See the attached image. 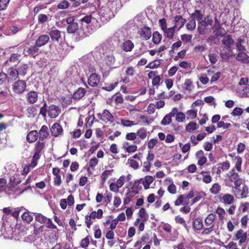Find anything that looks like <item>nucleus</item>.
<instances>
[{"instance_id":"1","label":"nucleus","mask_w":249,"mask_h":249,"mask_svg":"<svg viewBox=\"0 0 249 249\" xmlns=\"http://www.w3.org/2000/svg\"><path fill=\"white\" fill-rule=\"evenodd\" d=\"M229 181L234 184V187L232 188V193L234 195H239L240 192V187L243 183V180L240 178L238 173L235 172L234 169H231L228 174H227Z\"/></svg>"},{"instance_id":"2","label":"nucleus","mask_w":249,"mask_h":249,"mask_svg":"<svg viewBox=\"0 0 249 249\" xmlns=\"http://www.w3.org/2000/svg\"><path fill=\"white\" fill-rule=\"evenodd\" d=\"M45 142L41 141H37L35 144L34 146V154L33 156L31 162V167L36 166L37 163V161L40 159L42 151L45 148Z\"/></svg>"},{"instance_id":"3","label":"nucleus","mask_w":249,"mask_h":249,"mask_svg":"<svg viewBox=\"0 0 249 249\" xmlns=\"http://www.w3.org/2000/svg\"><path fill=\"white\" fill-rule=\"evenodd\" d=\"M99 14L96 12H93L89 15L86 16L81 18V21L82 24L83 23L87 24V27L88 26H90V24H91L94 29H96L100 27L99 23Z\"/></svg>"},{"instance_id":"4","label":"nucleus","mask_w":249,"mask_h":249,"mask_svg":"<svg viewBox=\"0 0 249 249\" xmlns=\"http://www.w3.org/2000/svg\"><path fill=\"white\" fill-rule=\"evenodd\" d=\"M26 87V81L22 80H18L12 85L13 91L18 94H22L25 91Z\"/></svg>"},{"instance_id":"5","label":"nucleus","mask_w":249,"mask_h":249,"mask_svg":"<svg viewBox=\"0 0 249 249\" xmlns=\"http://www.w3.org/2000/svg\"><path fill=\"white\" fill-rule=\"evenodd\" d=\"M200 21L201 22L198 23V30L199 34L202 35L204 33L205 30L206 29L207 27L212 25L213 20L212 17L210 16H207Z\"/></svg>"},{"instance_id":"6","label":"nucleus","mask_w":249,"mask_h":249,"mask_svg":"<svg viewBox=\"0 0 249 249\" xmlns=\"http://www.w3.org/2000/svg\"><path fill=\"white\" fill-rule=\"evenodd\" d=\"M220 201L225 205H231L233 204L234 198L230 194H220L218 197Z\"/></svg>"},{"instance_id":"7","label":"nucleus","mask_w":249,"mask_h":249,"mask_svg":"<svg viewBox=\"0 0 249 249\" xmlns=\"http://www.w3.org/2000/svg\"><path fill=\"white\" fill-rule=\"evenodd\" d=\"M221 42L222 44L227 48L228 51L232 52L231 46L233 45L234 42L230 35H226L225 36H224Z\"/></svg>"},{"instance_id":"8","label":"nucleus","mask_w":249,"mask_h":249,"mask_svg":"<svg viewBox=\"0 0 249 249\" xmlns=\"http://www.w3.org/2000/svg\"><path fill=\"white\" fill-rule=\"evenodd\" d=\"M97 115L100 119L106 122H110L112 123L114 120L113 115L109 112L108 110H103L102 114L99 113Z\"/></svg>"},{"instance_id":"9","label":"nucleus","mask_w":249,"mask_h":249,"mask_svg":"<svg viewBox=\"0 0 249 249\" xmlns=\"http://www.w3.org/2000/svg\"><path fill=\"white\" fill-rule=\"evenodd\" d=\"M235 239L239 240V245H241L246 242L247 239V232L242 229L238 230L235 234Z\"/></svg>"},{"instance_id":"10","label":"nucleus","mask_w":249,"mask_h":249,"mask_svg":"<svg viewBox=\"0 0 249 249\" xmlns=\"http://www.w3.org/2000/svg\"><path fill=\"white\" fill-rule=\"evenodd\" d=\"M50 130L51 135L55 137L61 135L63 131L61 125L57 123L53 124Z\"/></svg>"},{"instance_id":"11","label":"nucleus","mask_w":249,"mask_h":249,"mask_svg":"<svg viewBox=\"0 0 249 249\" xmlns=\"http://www.w3.org/2000/svg\"><path fill=\"white\" fill-rule=\"evenodd\" d=\"M120 41L118 39L117 34H114L113 36L108 38L106 41V44L110 47L113 51L116 47L119 46Z\"/></svg>"},{"instance_id":"12","label":"nucleus","mask_w":249,"mask_h":249,"mask_svg":"<svg viewBox=\"0 0 249 249\" xmlns=\"http://www.w3.org/2000/svg\"><path fill=\"white\" fill-rule=\"evenodd\" d=\"M49 36L53 42H59L61 38L62 32L57 29H52L49 32Z\"/></svg>"},{"instance_id":"13","label":"nucleus","mask_w":249,"mask_h":249,"mask_svg":"<svg viewBox=\"0 0 249 249\" xmlns=\"http://www.w3.org/2000/svg\"><path fill=\"white\" fill-rule=\"evenodd\" d=\"M100 76L97 73H93L90 75L88 79V84L92 87H95L99 83Z\"/></svg>"},{"instance_id":"14","label":"nucleus","mask_w":249,"mask_h":249,"mask_svg":"<svg viewBox=\"0 0 249 249\" xmlns=\"http://www.w3.org/2000/svg\"><path fill=\"white\" fill-rule=\"evenodd\" d=\"M50 36L47 35H42L38 36L36 41V44L37 47H41L45 45L49 41Z\"/></svg>"},{"instance_id":"15","label":"nucleus","mask_w":249,"mask_h":249,"mask_svg":"<svg viewBox=\"0 0 249 249\" xmlns=\"http://www.w3.org/2000/svg\"><path fill=\"white\" fill-rule=\"evenodd\" d=\"M196 157L197 160V164L203 166L207 162V158L202 150L197 151L196 153Z\"/></svg>"},{"instance_id":"16","label":"nucleus","mask_w":249,"mask_h":249,"mask_svg":"<svg viewBox=\"0 0 249 249\" xmlns=\"http://www.w3.org/2000/svg\"><path fill=\"white\" fill-rule=\"evenodd\" d=\"M39 141L43 142L47 139L49 135L48 128L47 125H43L38 132Z\"/></svg>"},{"instance_id":"17","label":"nucleus","mask_w":249,"mask_h":249,"mask_svg":"<svg viewBox=\"0 0 249 249\" xmlns=\"http://www.w3.org/2000/svg\"><path fill=\"white\" fill-rule=\"evenodd\" d=\"M27 101L30 104H34L37 101L38 92L35 91H30L26 94Z\"/></svg>"},{"instance_id":"18","label":"nucleus","mask_w":249,"mask_h":249,"mask_svg":"<svg viewBox=\"0 0 249 249\" xmlns=\"http://www.w3.org/2000/svg\"><path fill=\"white\" fill-rule=\"evenodd\" d=\"M38 138V131L36 130L30 131L26 136V140L30 143L36 142Z\"/></svg>"},{"instance_id":"19","label":"nucleus","mask_w":249,"mask_h":249,"mask_svg":"<svg viewBox=\"0 0 249 249\" xmlns=\"http://www.w3.org/2000/svg\"><path fill=\"white\" fill-rule=\"evenodd\" d=\"M235 59L237 61L245 64L249 63V56L247 55L246 52H238Z\"/></svg>"},{"instance_id":"20","label":"nucleus","mask_w":249,"mask_h":249,"mask_svg":"<svg viewBox=\"0 0 249 249\" xmlns=\"http://www.w3.org/2000/svg\"><path fill=\"white\" fill-rule=\"evenodd\" d=\"M140 36L144 40H147L151 36V31L149 27L144 26L142 28L140 32Z\"/></svg>"},{"instance_id":"21","label":"nucleus","mask_w":249,"mask_h":249,"mask_svg":"<svg viewBox=\"0 0 249 249\" xmlns=\"http://www.w3.org/2000/svg\"><path fill=\"white\" fill-rule=\"evenodd\" d=\"M38 47L35 44V45H32L30 47H28L26 52L28 55H31L34 57L38 54Z\"/></svg>"},{"instance_id":"22","label":"nucleus","mask_w":249,"mask_h":249,"mask_svg":"<svg viewBox=\"0 0 249 249\" xmlns=\"http://www.w3.org/2000/svg\"><path fill=\"white\" fill-rule=\"evenodd\" d=\"M86 90L84 88H79L77 90L73 93L72 97L74 99H80L85 94Z\"/></svg>"},{"instance_id":"23","label":"nucleus","mask_w":249,"mask_h":249,"mask_svg":"<svg viewBox=\"0 0 249 249\" xmlns=\"http://www.w3.org/2000/svg\"><path fill=\"white\" fill-rule=\"evenodd\" d=\"M134 44L130 40L125 41L121 45L122 49L125 52H130L134 48Z\"/></svg>"},{"instance_id":"24","label":"nucleus","mask_w":249,"mask_h":249,"mask_svg":"<svg viewBox=\"0 0 249 249\" xmlns=\"http://www.w3.org/2000/svg\"><path fill=\"white\" fill-rule=\"evenodd\" d=\"M249 194V189L248 186L246 184H244L242 189H240V192H239V195L235 196H238L241 198H245L248 196Z\"/></svg>"},{"instance_id":"25","label":"nucleus","mask_w":249,"mask_h":249,"mask_svg":"<svg viewBox=\"0 0 249 249\" xmlns=\"http://www.w3.org/2000/svg\"><path fill=\"white\" fill-rule=\"evenodd\" d=\"M18 76H24L27 73V71L28 69V67L27 64L21 63L18 65L17 68Z\"/></svg>"},{"instance_id":"26","label":"nucleus","mask_w":249,"mask_h":249,"mask_svg":"<svg viewBox=\"0 0 249 249\" xmlns=\"http://www.w3.org/2000/svg\"><path fill=\"white\" fill-rule=\"evenodd\" d=\"M104 61L107 66H111L114 64L115 58L113 54H108L105 56Z\"/></svg>"},{"instance_id":"27","label":"nucleus","mask_w":249,"mask_h":249,"mask_svg":"<svg viewBox=\"0 0 249 249\" xmlns=\"http://www.w3.org/2000/svg\"><path fill=\"white\" fill-rule=\"evenodd\" d=\"M216 215L215 214L211 213L205 219L204 223L207 226H211L213 225V222L215 218Z\"/></svg>"},{"instance_id":"28","label":"nucleus","mask_w":249,"mask_h":249,"mask_svg":"<svg viewBox=\"0 0 249 249\" xmlns=\"http://www.w3.org/2000/svg\"><path fill=\"white\" fill-rule=\"evenodd\" d=\"M47 110H40V113H45ZM49 116L52 118H55L58 116L61 112V110H48Z\"/></svg>"},{"instance_id":"29","label":"nucleus","mask_w":249,"mask_h":249,"mask_svg":"<svg viewBox=\"0 0 249 249\" xmlns=\"http://www.w3.org/2000/svg\"><path fill=\"white\" fill-rule=\"evenodd\" d=\"M154 179L152 176H145L144 180L142 181V184L145 190L149 188L150 185L153 182Z\"/></svg>"},{"instance_id":"30","label":"nucleus","mask_w":249,"mask_h":249,"mask_svg":"<svg viewBox=\"0 0 249 249\" xmlns=\"http://www.w3.org/2000/svg\"><path fill=\"white\" fill-rule=\"evenodd\" d=\"M174 21L176 23L175 27H178L180 28L184 26L186 20L181 16H177L175 17Z\"/></svg>"},{"instance_id":"31","label":"nucleus","mask_w":249,"mask_h":249,"mask_svg":"<svg viewBox=\"0 0 249 249\" xmlns=\"http://www.w3.org/2000/svg\"><path fill=\"white\" fill-rule=\"evenodd\" d=\"M202 219L199 217L196 218L193 222V227L196 230H200L203 227Z\"/></svg>"},{"instance_id":"32","label":"nucleus","mask_w":249,"mask_h":249,"mask_svg":"<svg viewBox=\"0 0 249 249\" xmlns=\"http://www.w3.org/2000/svg\"><path fill=\"white\" fill-rule=\"evenodd\" d=\"M175 26L171 28H166L164 31V36L169 39H172L175 33Z\"/></svg>"},{"instance_id":"33","label":"nucleus","mask_w":249,"mask_h":249,"mask_svg":"<svg viewBox=\"0 0 249 249\" xmlns=\"http://www.w3.org/2000/svg\"><path fill=\"white\" fill-rule=\"evenodd\" d=\"M203 18V14L202 12L198 10H196L194 13L192 14L191 19H194L195 21L196 19L198 22H201Z\"/></svg>"},{"instance_id":"34","label":"nucleus","mask_w":249,"mask_h":249,"mask_svg":"<svg viewBox=\"0 0 249 249\" xmlns=\"http://www.w3.org/2000/svg\"><path fill=\"white\" fill-rule=\"evenodd\" d=\"M162 35L158 31H155L153 34L152 41L156 44H159L161 40Z\"/></svg>"},{"instance_id":"35","label":"nucleus","mask_w":249,"mask_h":249,"mask_svg":"<svg viewBox=\"0 0 249 249\" xmlns=\"http://www.w3.org/2000/svg\"><path fill=\"white\" fill-rule=\"evenodd\" d=\"M103 211L102 209H98L97 211H93L90 213L89 215L93 219H101L103 217Z\"/></svg>"},{"instance_id":"36","label":"nucleus","mask_w":249,"mask_h":249,"mask_svg":"<svg viewBox=\"0 0 249 249\" xmlns=\"http://www.w3.org/2000/svg\"><path fill=\"white\" fill-rule=\"evenodd\" d=\"M148 132L146 131V130L144 128H141L138 129L137 131V136H138V138L141 140L145 139L147 136Z\"/></svg>"},{"instance_id":"37","label":"nucleus","mask_w":249,"mask_h":249,"mask_svg":"<svg viewBox=\"0 0 249 249\" xmlns=\"http://www.w3.org/2000/svg\"><path fill=\"white\" fill-rule=\"evenodd\" d=\"M8 74L14 80L16 79L18 77V71L17 69L14 67H10L8 70Z\"/></svg>"},{"instance_id":"38","label":"nucleus","mask_w":249,"mask_h":249,"mask_svg":"<svg viewBox=\"0 0 249 249\" xmlns=\"http://www.w3.org/2000/svg\"><path fill=\"white\" fill-rule=\"evenodd\" d=\"M78 28L79 27L78 23L75 22V23H73L68 25L67 31L69 34H73L75 33L77 30H78Z\"/></svg>"},{"instance_id":"39","label":"nucleus","mask_w":249,"mask_h":249,"mask_svg":"<svg viewBox=\"0 0 249 249\" xmlns=\"http://www.w3.org/2000/svg\"><path fill=\"white\" fill-rule=\"evenodd\" d=\"M35 220L40 224H44L46 223L47 220V218L40 213H35Z\"/></svg>"},{"instance_id":"40","label":"nucleus","mask_w":249,"mask_h":249,"mask_svg":"<svg viewBox=\"0 0 249 249\" xmlns=\"http://www.w3.org/2000/svg\"><path fill=\"white\" fill-rule=\"evenodd\" d=\"M215 212L218 215L219 220L220 221L223 220L226 214L225 210L223 208L218 206L216 209Z\"/></svg>"},{"instance_id":"41","label":"nucleus","mask_w":249,"mask_h":249,"mask_svg":"<svg viewBox=\"0 0 249 249\" xmlns=\"http://www.w3.org/2000/svg\"><path fill=\"white\" fill-rule=\"evenodd\" d=\"M220 190L221 186L218 183H214L212 187L210 189V192L213 195L217 194Z\"/></svg>"},{"instance_id":"42","label":"nucleus","mask_w":249,"mask_h":249,"mask_svg":"<svg viewBox=\"0 0 249 249\" xmlns=\"http://www.w3.org/2000/svg\"><path fill=\"white\" fill-rule=\"evenodd\" d=\"M165 105L164 102L162 100H160L156 102L155 105L150 104L147 107V109H154V107L157 108H162Z\"/></svg>"},{"instance_id":"43","label":"nucleus","mask_w":249,"mask_h":249,"mask_svg":"<svg viewBox=\"0 0 249 249\" xmlns=\"http://www.w3.org/2000/svg\"><path fill=\"white\" fill-rule=\"evenodd\" d=\"M139 216L142 218V221H147L148 218V215L146 213L144 208H141L139 211Z\"/></svg>"},{"instance_id":"44","label":"nucleus","mask_w":249,"mask_h":249,"mask_svg":"<svg viewBox=\"0 0 249 249\" xmlns=\"http://www.w3.org/2000/svg\"><path fill=\"white\" fill-rule=\"evenodd\" d=\"M184 195V205H188L190 203L189 199L193 198L195 196V192L193 190L190 191L188 194Z\"/></svg>"},{"instance_id":"45","label":"nucleus","mask_w":249,"mask_h":249,"mask_svg":"<svg viewBox=\"0 0 249 249\" xmlns=\"http://www.w3.org/2000/svg\"><path fill=\"white\" fill-rule=\"evenodd\" d=\"M23 220L26 221L27 223H30L33 219V216L29 212H24L21 215Z\"/></svg>"},{"instance_id":"46","label":"nucleus","mask_w":249,"mask_h":249,"mask_svg":"<svg viewBox=\"0 0 249 249\" xmlns=\"http://www.w3.org/2000/svg\"><path fill=\"white\" fill-rule=\"evenodd\" d=\"M161 61V59L155 60L149 63L146 67L151 69L156 68L160 64Z\"/></svg>"},{"instance_id":"47","label":"nucleus","mask_w":249,"mask_h":249,"mask_svg":"<svg viewBox=\"0 0 249 249\" xmlns=\"http://www.w3.org/2000/svg\"><path fill=\"white\" fill-rule=\"evenodd\" d=\"M235 160H236V161L235 167L238 172H241L242 171L241 166L242 163V159L240 156H237L235 157Z\"/></svg>"},{"instance_id":"48","label":"nucleus","mask_w":249,"mask_h":249,"mask_svg":"<svg viewBox=\"0 0 249 249\" xmlns=\"http://www.w3.org/2000/svg\"><path fill=\"white\" fill-rule=\"evenodd\" d=\"M89 236H87L84 238L82 239L80 243V246L82 248H86L89 244Z\"/></svg>"},{"instance_id":"49","label":"nucleus","mask_w":249,"mask_h":249,"mask_svg":"<svg viewBox=\"0 0 249 249\" xmlns=\"http://www.w3.org/2000/svg\"><path fill=\"white\" fill-rule=\"evenodd\" d=\"M231 53L232 52H230L229 51H228L227 53L221 52L220 55L223 61L227 62L230 59Z\"/></svg>"},{"instance_id":"50","label":"nucleus","mask_w":249,"mask_h":249,"mask_svg":"<svg viewBox=\"0 0 249 249\" xmlns=\"http://www.w3.org/2000/svg\"><path fill=\"white\" fill-rule=\"evenodd\" d=\"M55 51V52L53 51V53L56 55V58H60L64 56L65 54L64 53L63 49L60 47L56 48Z\"/></svg>"},{"instance_id":"51","label":"nucleus","mask_w":249,"mask_h":249,"mask_svg":"<svg viewBox=\"0 0 249 249\" xmlns=\"http://www.w3.org/2000/svg\"><path fill=\"white\" fill-rule=\"evenodd\" d=\"M242 42H243V39H238L236 42V48L238 52H244L246 51L245 46L242 45Z\"/></svg>"},{"instance_id":"52","label":"nucleus","mask_w":249,"mask_h":249,"mask_svg":"<svg viewBox=\"0 0 249 249\" xmlns=\"http://www.w3.org/2000/svg\"><path fill=\"white\" fill-rule=\"evenodd\" d=\"M219 168H220L223 171L228 170L230 167V163L228 160L219 163L218 164Z\"/></svg>"},{"instance_id":"53","label":"nucleus","mask_w":249,"mask_h":249,"mask_svg":"<svg viewBox=\"0 0 249 249\" xmlns=\"http://www.w3.org/2000/svg\"><path fill=\"white\" fill-rule=\"evenodd\" d=\"M133 197L134 196L132 194H130V192H127L125 194V197L124 198V205L128 204Z\"/></svg>"},{"instance_id":"54","label":"nucleus","mask_w":249,"mask_h":249,"mask_svg":"<svg viewBox=\"0 0 249 249\" xmlns=\"http://www.w3.org/2000/svg\"><path fill=\"white\" fill-rule=\"evenodd\" d=\"M196 129V124L195 122H190L186 126V130L190 132Z\"/></svg>"},{"instance_id":"55","label":"nucleus","mask_w":249,"mask_h":249,"mask_svg":"<svg viewBox=\"0 0 249 249\" xmlns=\"http://www.w3.org/2000/svg\"><path fill=\"white\" fill-rule=\"evenodd\" d=\"M38 22L39 23H44L48 21V16L43 14H39L37 16Z\"/></svg>"},{"instance_id":"56","label":"nucleus","mask_w":249,"mask_h":249,"mask_svg":"<svg viewBox=\"0 0 249 249\" xmlns=\"http://www.w3.org/2000/svg\"><path fill=\"white\" fill-rule=\"evenodd\" d=\"M20 56V54L13 53L11 54L10 57L8 59V61H9L10 62L16 63L19 61V58Z\"/></svg>"},{"instance_id":"57","label":"nucleus","mask_w":249,"mask_h":249,"mask_svg":"<svg viewBox=\"0 0 249 249\" xmlns=\"http://www.w3.org/2000/svg\"><path fill=\"white\" fill-rule=\"evenodd\" d=\"M175 220L177 224H181L184 226V227L187 229V226L183 218L179 215H177L175 217Z\"/></svg>"},{"instance_id":"58","label":"nucleus","mask_w":249,"mask_h":249,"mask_svg":"<svg viewBox=\"0 0 249 249\" xmlns=\"http://www.w3.org/2000/svg\"><path fill=\"white\" fill-rule=\"evenodd\" d=\"M196 26V21L194 19H191L186 24L187 29L191 31L194 30L195 29Z\"/></svg>"},{"instance_id":"59","label":"nucleus","mask_w":249,"mask_h":249,"mask_svg":"<svg viewBox=\"0 0 249 249\" xmlns=\"http://www.w3.org/2000/svg\"><path fill=\"white\" fill-rule=\"evenodd\" d=\"M128 162L130 166L133 169L137 170L139 168V163L137 161L131 159H129Z\"/></svg>"},{"instance_id":"60","label":"nucleus","mask_w":249,"mask_h":249,"mask_svg":"<svg viewBox=\"0 0 249 249\" xmlns=\"http://www.w3.org/2000/svg\"><path fill=\"white\" fill-rule=\"evenodd\" d=\"M118 85V82H115L114 84H110L108 85H106L105 87H103L102 89L107 91H110L116 87Z\"/></svg>"},{"instance_id":"61","label":"nucleus","mask_w":249,"mask_h":249,"mask_svg":"<svg viewBox=\"0 0 249 249\" xmlns=\"http://www.w3.org/2000/svg\"><path fill=\"white\" fill-rule=\"evenodd\" d=\"M70 6L69 2L66 0H63L58 5V9H65L68 8Z\"/></svg>"},{"instance_id":"62","label":"nucleus","mask_w":249,"mask_h":249,"mask_svg":"<svg viewBox=\"0 0 249 249\" xmlns=\"http://www.w3.org/2000/svg\"><path fill=\"white\" fill-rule=\"evenodd\" d=\"M77 32V37L78 39L83 38L88 36V34L84 31L82 29H79L76 31Z\"/></svg>"},{"instance_id":"63","label":"nucleus","mask_w":249,"mask_h":249,"mask_svg":"<svg viewBox=\"0 0 249 249\" xmlns=\"http://www.w3.org/2000/svg\"><path fill=\"white\" fill-rule=\"evenodd\" d=\"M172 122L171 116L170 114L166 115L161 121V124L167 125L170 124Z\"/></svg>"},{"instance_id":"64","label":"nucleus","mask_w":249,"mask_h":249,"mask_svg":"<svg viewBox=\"0 0 249 249\" xmlns=\"http://www.w3.org/2000/svg\"><path fill=\"white\" fill-rule=\"evenodd\" d=\"M184 195H181L179 196L174 202L175 205L178 206L183 204V203L184 202Z\"/></svg>"}]
</instances>
